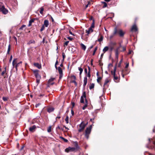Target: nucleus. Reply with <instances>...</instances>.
Masks as SVG:
<instances>
[{
	"mask_svg": "<svg viewBox=\"0 0 155 155\" xmlns=\"http://www.w3.org/2000/svg\"><path fill=\"white\" fill-rule=\"evenodd\" d=\"M92 128V125L86 128L85 131V136L87 139H88Z\"/></svg>",
	"mask_w": 155,
	"mask_h": 155,
	"instance_id": "1",
	"label": "nucleus"
},
{
	"mask_svg": "<svg viewBox=\"0 0 155 155\" xmlns=\"http://www.w3.org/2000/svg\"><path fill=\"white\" fill-rule=\"evenodd\" d=\"M87 124V122L85 124L84 121H82L79 125L80 128L78 129V131L80 132L82 131Z\"/></svg>",
	"mask_w": 155,
	"mask_h": 155,
	"instance_id": "2",
	"label": "nucleus"
},
{
	"mask_svg": "<svg viewBox=\"0 0 155 155\" xmlns=\"http://www.w3.org/2000/svg\"><path fill=\"white\" fill-rule=\"evenodd\" d=\"M17 59L15 58L14 59L13 61H12V65L14 67L15 64H16L15 66V68H16V70H17V67L19 66L20 64H21L22 63V62L20 61V62L17 63Z\"/></svg>",
	"mask_w": 155,
	"mask_h": 155,
	"instance_id": "3",
	"label": "nucleus"
},
{
	"mask_svg": "<svg viewBox=\"0 0 155 155\" xmlns=\"http://www.w3.org/2000/svg\"><path fill=\"white\" fill-rule=\"evenodd\" d=\"M116 66H115L114 68V71H111V74L113 75L114 78V80L115 81H117L118 79V77L116 75Z\"/></svg>",
	"mask_w": 155,
	"mask_h": 155,
	"instance_id": "4",
	"label": "nucleus"
},
{
	"mask_svg": "<svg viewBox=\"0 0 155 155\" xmlns=\"http://www.w3.org/2000/svg\"><path fill=\"white\" fill-rule=\"evenodd\" d=\"M33 72L36 78L41 79V76L38 74L39 70H34L33 71Z\"/></svg>",
	"mask_w": 155,
	"mask_h": 155,
	"instance_id": "5",
	"label": "nucleus"
},
{
	"mask_svg": "<svg viewBox=\"0 0 155 155\" xmlns=\"http://www.w3.org/2000/svg\"><path fill=\"white\" fill-rule=\"evenodd\" d=\"M86 92L84 91L83 92L82 96L81 97L80 101L81 103H84V98H85L86 102H87V100L86 99Z\"/></svg>",
	"mask_w": 155,
	"mask_h": 155,
	"instance_id": "6",
	"label": "nucleus"
},
{
	"mask_svg": "<svg viewBox=\"0 0 155 155\" xmlns=\"http://www.w3.org/2000/svg\"><path fill=\"white\" fill-rule=\"evenodd\" d=\"M137 30V28L136 25H134L131 29L132 31L136 32Z\"/></svg>",
	"mask_w": 155,
	"mask_h": 155,
	"instance_id": "7",
	"label": "nucleus"
},
{
	"mask_svg": "<svg viewBox=\"0 0 155 155\" xmlns=\"http://www.w3.org/2000/svg\"><path fill=\"white\" fill-rule=\"evenodd\" d=\"M93 29L89 28H88V30H86L85 32L86 33H87V35H88L89 34L92 32H93Z\"/></svg>",
	"mask_w": 155,
	"mask_h": 155,
	"instance_id": "8",
	"label": "nucleus"
},
{
	"mask_svg": "<svg viewBox=\"0 0 155 155\" xmlns=\"http://www.w3.org/2000/svg\"><path fill=\"white\" fill-rule=\"evenodd\" d=\"M36 128V126L35 125H33L29 128V130L31 132H33Z\"/></svg>",
	"mask_w": 155,
	"mask_h": 155,
	"instance_id": "9",
	"label": "nucleus"
},
{
	"mask_svg": "<svg viewBox=\"0 0 155 155\" xmlns=\"http://www.w3.org/2000/svg\"><path fill=\"white\" fill-rule=\"evenodd\" d=\"M54 79L55 78H51L48 81V83L49 84L51 85H53L54 84V83L51 82L53 81Z\"/></svg>",
	"mask_w": 155,
	"mask_h": 155,
	"instance_id": "10",
	"label": "nucleus"
},
{
	"mask_svg": "<svg viewBox=\"0 0 155 155\" xmlns=\"http://www.w3.org/2000/svg\"><path fill=\"white\" fill-rule=\"evenodd\" d=\"M46 27H47L49 25V22L47 20H45L44 21V23L43 25Z\"/></svg>",
	"mask_w": 155,
	"mask_h": 155,
	"instance_id": "11",
	"label": "nucleus"
},
{
	"mask_svg": "<svg viewBox=\"0 0 155 155\" xmlns=\"http://www.w3.org/2000/svg\"><path fill=\"white\" fill-rule=\"evenodd\" d=\"M87 78L86 77H85L84 78V79L83 86L84 87H85L86 85L87 84Z\"/></svg>",
	"mask_w": 155,
	"mask_h": 155,
	"instance_id": "12",
	"label": "nucleus"
},
{
	"mask_svg": "<svg viewBox=\"0 0 155 155\" xmlns=\"http://www.w3.org/2000/svg\"><path fill=\"white\" fill-rule=\"evenodd\" d=\"M34 65L38 69H40L41 67V64L38 63H35L34 64Z\"/></svg>",
	"mask_w": 155,
	"mask_h": 155,
	"instance_id": "13",
	"label": "nucleus"
},
{
	"mask_svg": "<svg viewBox=\"0 0 155 155\" xmlns=\"http://www.w3.org/2000/svg\"><path fill=\"white\" fill-rule=\"evenodd\" d=\"M2 9L1 12H2L3 14H5L8 13V11L5 8V7Z\"/></svg>",
	"mask_w": 155,
	"mask_h": 155,
	"instance_id": "14",
	"label": "nucleus"
},
{
	"mask_svg": "<svg viewBox=\"0 0 155 155\" xmlns=\"http://www.w3.org/2000/svg\"><path fill=\"white\" fill-rule=\"evenodd\" d=\"M109 49V47L108 46L105 47L103 50V51L104 53H105Z\"/></svg>",
	"mask_w": 155,
	"mask_h": 155,
	"instance_id": "15",
	"label": "nucleus"
},
{
	"mask_svg": "<svg viewBox=\"0 0 155 155\" xmlns=\"http://www.w3.org/2000/svg\"><path fill=\"white\" fill-rule=\"evenodd\" d=\"M118 32L119 34L120 35V36L122 37L124 36V33L123 32V31L122 30H119L118 31Z\"/></svg>",
	"mask_w": 155,
	"mask_h": 155,
	"instance_id": "16",
	"label": "nucleus"
},
{
	"mask_svg": "<svg viewBox=\"0 0 155 155\" xmlns=\"http://www.w3.org/2000/svg\"><path fill=\"white\" fill-rule=\"evenodd\" d=\"M80 45L81 46L82 49H83L84 51H85L86 48V46L82 43H81L80 44Z\"/></svg>",
	"mask_w": 155,
	"mask_h": 155,
	"instance_id": "17",
	"label": "nucleus"
},
{
	"mask_svg": "<svg viewBox=\"0 0 155 155\" xmlns=\"http://www.w3.org/2000/svg\"><path fill=\"white\" fill-rule=\"evenodd\" d=\"M54 108L53 107H50L48 109L47 111L49 112L50 113L54 111Z\"/></svg>",
	"mask_w": 155,
	"mask_h": 155,
	"instance_id": "18",
	"label": "nucleus"
},
{
	"mask_svg": "<svg viewBox=\"0 0 155 155\" xmlns=\"http://www.w3.org/2000/svg\"><path fill=\"white\" fill-rule=\"evenodd\" d=\"M58 69L59 74H61L63 73L62 69L60 67H58Z\"/></svg>",
	"mask_w": 155,
	"mask_h": 155,
	"instance_id": "19",
	"label": "nucleus"
},
{
	"mask_svg": "<svg viewBox=\"0 0 155 155\" xmlns=\"http://www.w3.org/2000/svg\"><path fill=\"white\" fill-rule=\"evenodd\" d=\"M78 68L79 70L80 71V75H81L83 71V69L81 67H78Z\"/></svg>",
	"mask_w": 155,
	"mask_h": 155,
	"instance_id": "20",
	"label": "nucleus"
},
{
	"mask_svg": "<svg viewBox=\"0 0 155 155\" xmlns=\"http://www.w3.org/2000/svg\"><path fill=\"white\" fill-rule=\"evenodd\" d=\"M119 48H117L115 50V55H118L119 54Z\"/></svg>",
	"mask_w": 155,
	"mask_h": 155,
	"instance_id": "21",
	"label": "nucleus"
},
{
	"mask_svg": "<svg viewBox=\"0 0 155 155\" xmlns=\"http://www.w3.org/2000/svg\"><path fill=\"white\" fill-rule=\"evenodd\" d=\"M100 38L98 39V41L99 42H101L103 41V36L102 35H101Z\"/></svg>",
	"mask_w": 155,
	"mask_h": 155,
	"instance_id": "22",
	"label": "nucleus"
},
{
	"mask_svg": "<svg viewBox=\"0 0 155 155\" xmlns=\"http://www.w3.org/2000/svg\"><path fill=\"white\" fill-rule=\"evenodd\" d=\"M35 43V41L34 40H31L28 43V45H30L31 44L34 43V44Z\"/></svg>",
	"mask_w": 155,
	"mask_h": 155,
	"instance_id": "23",
	"label": "nucleus"
},
{
	"mask_svg": "<svg viewBox=\"0 0 155 155\" xmlns=\"http://www.w3.org/2000/svg\"><path fill=\"white\" fill-rule=\"evenodd\" d=\"M94 21H93L91 25V27H90V28L93 29V28H94Z\"/></svg>",
	"mask_w": 155,
	"mask_h": 155,
	"instance_id": "24",
	"label": "nucleus"
},
{
	"mask_svg": "<svg viewBox=\"0 0 155 155\" xmlns=\"http://www.w3.org/2000/svg\"><path fill=\"white\" fill-rule=\"evenodd\" d=\"M94 85L93 83L91 84L89 87V88L90 89H92L94 87Z\"/></svg>",
	"mask_w": 155,
	"mask_h": 155,
	"instance_id": "25",
	"label": "nucleus"
},
{
	"mask_svg": "<svg viewBox=\"0 0 155 155\" xmlns=\"http://www.w3.org/2000/svg\"><path fill=\"white\" fill-rule=\"evenodd\" d=\"M65 120L67 124H68V123L69 117L68 116L66 117L65 119Z\"/></svg>",
	"mask_w": 155,
	"mask_h": 155,
	"instance_id": "26",
	"label": "nucleus"
},
{
	"mask_svg": "<svg viewBox=\"0 0 155 155\" xmlns=\"http://www.w3.org/2000/svg\"><path fill=\"white\" fill-rule=\"evenodd\" d=\"M122 61H123V59L122 58L121 59V60H120V62L118 64V67H120Z\"/></svg>",
	"mask_w": 155,
	"mask_h": 155,
	"instance_id": "27",
	"label": "nucleus"
},
{
	"mask_svg": "<svg viewBox=\"0 0 155 155\" xmlns=\"http://www.w3.org/2000/svg\"><path fill=\"white\" fill-rule=\"evenodd\" d=\"M70 151H73L75 150V148L74 147H69Z\"/></svg>",
	"mask_w": 155,
	"mask_h": 155,
	"instance_id": "28",
	"label": "nucleus"
},
{
	"mask_svg": "<svg viewBox=\"0 0 155 155\" xmlns=\"http://www.w3.org/2000/svg\"><path fill=\"white\" fill-rule=\"evenodd\" d=\"M4 5H2V4H0V12H1V11H2V9L3 8H4Z\"/></svg>",
	"mask_w": 155,
	"mask_h": 155,
	"instance_id": "29",
	"label": "nucleus"
},
{
	"mask_svg": "<svg viewBox=\"0 0 155 155\" xmlns=\"http://www.w3.org/2000/svg\"><path fill=\"white\" fill-rule=\"evenodd\" d=\"M103 3L104 4V5L103 7V8H105L107 6V4L106 2H103Z\"/></svg>",
	"mask_w": 155,
	"mask_h": 155,
	"instance_id": "30",
	"label": "nucleus"
},
{
	"mask_svg": "<svg viewBox=\"0 0 155 155\" xmlns=\"http://www.w3.org/2000/svg\"><path fill=\"white\" fill-rule=\"evenodd\" d=\"M87 102H86V104L84 105L83 106V107H82V109L83 110H85L86 108L87 107Z\"/></svg>",
	"mask_w": 155,
	"mask_h": 155,
	"instance_id": "31",
	"label": "nucleus"
},
{
	"mask_svg": "<svg viewBox=\"0 0 155 155\" xmlns=\"http://www.w3.org/2000/svg\"><path fill=\"white\" fill-rule=\"evenodd\" d=\"M97 47H96L94 50V51H93V55H94L95 54V52L96 51L97 49Z\"/></svg>",
	"mask_w": 155,
	"mask_h": 155,
	"instance_id": "32",
	"label": "nucleus"
},
{
	"mask_svg": "<svg viewBox=\"0 0 155 155\" xmlns=\"http://www.w3.org/2000/svg\"><path fill=\"white\" fill-rule=\"evenodd\" d=\"M45 26H44L43 25L41 27V29H40V31H43L45 29Z\"/></svg>",
	"mask_w": 155,
	"mask_h": 155,
	"instance_id": "33",
	"label": "nucleus"
},
{
	"mask_svg": "<svg viewBox=\"0 0 155 155\" xmlns=\"http://www.w3.org/2000/svg\"><path fill=\"white\" fill-rule=\"evenodd\" d=\"M109 82V81L108 79H106L105 80V82L104 84V86H105Z\"/></svg>",
	"mask_w": 155,
	"mask_h": 155,
	"instance_id": "34",
	"label": "nucleus"
},
{
	"mask_svg": "<svg viewBox=\"0 0 155 155\" xmlns=\"http://www.w3.org/2000/svg\"><path fill=\"white\" fill-rule=\"evenodd\" d=\"M101 78L100 77H98L97 79V81L98 83H99L100 81L101 80Z\"/></svg>",
	"mask_w": 155,
	"mask_h": 155,
	"instance_id": "35",
	"label": "nucleus"
},
{
	"mask_svg": "<svg viewBox=\"0 0 155 155\" xmlns=\"http://www.w3.org/2000/svg\"><path fill=\"white\" fill-rule=\"evenodd\" d=\"M43 11H44V8L42 7H41V8L40 11V13L41 14H42L43 13Z\"/></svg>",
	"mask_w": 155,
	"mask_h": 155,
	"instance_id": "36",
	"label": "nucleus"
},
{
	"mask_svg": "<svg viewBox=\"0 0 155 155\" xmlns=\"http://www.w3.org/2000/svg\"><path fill=\"white\" fill-rule=\"evenodd\" d=\"M69 149V147L68 148H66L65 150V152H69L70 151V150Z\"/></svg>",
	"mask_w": 155,
	"mask_h": 155,
	"instance_id": "37",
	"label": "nucleus"
},
{
	"mask_svg": "<svg viewBox=\"0 0 155 155\" xmlns=\"http://www.w3.org/2000/svg\"><path fill=\"white\" fill-rule=\"evenodd\" d=\"M115 58L117 62L118 60V55H115Z\"/></svg>",
	"mask_w": 155,
	"mask_h": 155,
	"instance_id": "38",
	"label": "nucleus"
},
{
	"mask_svg": "<svg viewBox=\"0 0 155 155\" xmlns=\"http://www.w3.org/2000/svg\"><path fill=\"white\" fill-rule=\"evenodd\" d=\"M62 57H63V61H64V58L65 57V54L64 52H63L62 53Z\"/></svg>",
	"mask_w": 155,
	"mask_h": 155,
	"instance_id": "39",
	"label": "nucleus"
},
{
	"mask_svg": "<svg viewBox=\"0 0 155 155\" xmlns=\"http://www.w3.org/2000/svg\"><path fill=\"white\" fill-rule=\"evenodd\" d=\"M3 100L4 101H7L8 99V98L6 97H3L2 98Z\"/></svg>",
	"mask_w": 155,
	"mask_h": 155,
	"instance_id": "40",
	"label": "nucleus"
},
{
	"mask_svg": "<svg viewBox=\"0 0 155 155\" xmlns=\"http://www.w3.org/2000/svg\"><path fill=\"white\" fill-rule=\"evenodd\" d=\"M10 45H8V48L7 53H8V54L9 53V51H10Z\"/></svg>",
	"mask_w": 155,
	"mask_h": 155,
	"instance_id": "41",
	"label": "nucleus"
},
{
	"mask_svg": "<svg viewBox=\"0 0 155 155\" xmlns=\"http://www.w3.org/2000/svg\"><path fill=\"white\" fill-rule=\"evenodd\" d=\"M69 42V41H66L64 44V46H65V45L67 46L68 45Z\"/></svg>",
	"mask_w": 155,
	"mask_h": 155,
	"instance_id": "42",
	"label": "nucleus"
},
{
	"mask_svg": "<svg viewBox=\"0 0 155 155\" xmlns=\"http://www.w3.org/2000/svg\"><path fill=\"white\" fill-rule=\"evenodd\" d=\"M51 131V127H49L48 129V132H50Z\"/></svg>",
	"mask_w": 155,
	"mask_h": 155,
	"instance_id": "43",
	"label": "nucleus"
},
{
	"mask_svg": "<svg viewBox=\"0 0 155 155\" xmlns=\"http://www.w3.org/2000/svg\"><path fill=\"white\" fill-rule=\"evenodd\" d=\"M40 79H39L38 78H36V82L38 84L39 83L40 80Z\"/></svg>",
	"mask_w": 155,
	"mask_h": 155,
	"instance_id": "44",
	"label": "nucleus"
},
{
	"mask_svg": "<svg viewBox=\"0 0 155 155\" xmlns=\"http://www.w3.org/2000/svg\"><path fill=\"white\" fill-rule=\"evenodd\" d=\"M58 61L57 60V61H56V62L55 65V68L56 69H57V65L58 64Z\"/></svg>",
	"mask_w": 155,
	"mask_h": 155,
	"instance_id": "45",
	"label": "nucleus"
},
{
	"mask_svg": "<svg viewBox=\"0 0 155 155\" xmlns=\"http://www.w3.org/2000/svg\"><path fill=\"white\" fill-rule=\"evenodd\" d=\"M34 19H31L29 21V22L31 23V24H32V23L34 22Z\"/></svg>",
	"mask_w": 155,
	"mask_h": 155,
	"instance_id": "46",
	"label": "nucleus"
},
{
	"mask_svg": "<svg viewBox=\"0 0 155 155\" xmlns=\"http://www.w3.org/2000/svg\"><path fill=\"white\" fill-rule=\"evenodd\" d=\"M71 78H72V79H74V80H75L76 78L75 76L74 75L72 76Z\"/></svg>",
	"mask_w": 155,
	"mask_h": 155,
	"instance_id": "47",
	"label": "nucleus"
},
{
	"mask_svg": "<svg viewBox=\"0 0 155 155\" xmlns=\"http://www.w3.org/2000/svg\"><path fill=\"white\" fill-rule=\"evenodd\" d=\"M113 48H114L113 47H110V48H109V50L110 51H112L113 49Z\"/></svg>",
	"mask_w": 155,
	"mask_h": 155,
	"instance_id": "48",
	"label": "nucleus"
},
{
	"mask_svg": "<svg viewBox=\"0 0 155 155\" xmlns=\"http://www.w3.org/2000/svg\"><path fill=\"white\" fill-rule=\"evenodd\" d=\"M60 74V77H59V78L61 79L62 76H63V73H62L61 74Z\"/></svg>",
	"mask_w": 155,
	"mask_h": 155,
	"instance_id": "49",
	"label": "nucleus"
},
{
	"mask_svg": "<svg viewBox=\"0 0 155 155\" xmlns=\"http://www.w3.org/2000/svg\"><path fill=\"white\" fill-rule=\"evenodd\" d=\"M87 76L89 78H90L91 77V75L90 74V72H88L87 74Z\"/></svg>",
	"mask_w": 155,
	"mask_h": 155,
	"instance_id": "50",
	"label": "nucleus"
},
{
	"mask_svg": "<svg viewBox=\"0 0 155 155\" xmlns=\"http://www.w3.org/2000/svg\"><path fill=\"white\" fill-rule=\"evenodd\" d=\"M72 82L74 83L76 85H77V84L76 82L75 81V80L73 81H72Z\"/></svg>",
	"mask_w": 155,
	"mask_h": 155,
	"instance_id": "51",
	"label": "nucleus"
},
{
	"mask_svg": "<svg viewBox=\"0 0 155 155\" xmlns=\"http://www.w3.org/2000/svg\"><path fill=\"white\" fill-rule=\"evenodd\" d=\"M117 32V28H115L114 31V34H116Z\"/></svg>",
	"mask_w": 155,
	"mask_h": 155,
	"instance_id": "52",
	"label": "nucleus"
},
{
	"mask_svg": "<svg viewBox=\"0 0 155 155\" xmlns=\"http://www.w3.org/2000/svg\"><path fill=\"white\" fill-rule=\"evenodd\" d=\"M67 38L69 40L71 41L73 39L72 38L70 37H68Z\"/></svg>",
	"mask_w": 155,
	"mask_h": 155,
	"instance_id": "53",
	"label": "nucleus"
},
{
	"mask_svg": "<svg viewBox=\"0 0 155 155\" xmlns=\"http://www.w3.org/2000/svg\"><path fill=\"white\" fill-rule=\"evenodd\" d=\"M90 4V2H88V4L87 5H86V6H85V7H86V8H87L88 7V5L89 4Z\"/></svg>",
	"mask_w": 155,
	"mask_h": 155,
	"instance_id": "54",
	"label": "nucleus"
},
{
	"mask_svg": "<svg viewBox=\"0 0 155 155\" xmlns=\"http://www.w3.org/2000/svg\"><path fill=\"white\" fill-rule=\"evenodd\" d=\"M24 147H25V146H24V145L22 146L21 147V148L20 149V150H21L22 149H23V148H24Z\"/></svg>",
	"mask_w": 155,
	"mask_h": 155,
	"instance_id": "55",
	"label": "nucleus"
},
{
	"mask_svg": "<svg viewBox=\"0 0 155 155\" xmlns=\"http://www.w3.org/2000/svg\"><path fill=\"white\" fill-rule=\"evenodd\" d=\"M5 71H3L2 73V75H3L4 74H5Z\"/></svg>",
	"mask_w": 155,
	"mask_h": 155,
	"instance_id": "56",
	"label": "nucleus"
},
{
	"mask_svg": "<svg viewBox=\"0 0 155 155\" xmlns=\"http://www.w3.org/2000/svg\"><path fill=\"white\" fill-rule=\"evenodd\" d=\"M71 114H72V115H74V112L73 111L72 109L71 110Z\"/></svg>",
	"mask_w": 155,
	"mask_h": 155,
	"instance_id": "57",
	"label": "nucleus"
},
{
	"mask_svg": "<svg viewBox=\"0 0 155 155\" xmlns=\"http://www.w3.org/2000/svg\"><path fill=\"white\" fill-rule=\"evenodd\" d=\"M12 55H11L10 57V60H9V61L10 62L11 61H12Z\"/></svg>",
	"mask_w": 155,
	"mask_h": 155,
	"instance_id": "58",
	"label": "nucleus"
},
{
	"mask_svg": "<svg viewBox=\"0 0 155 155\" xmlns=\"http://www.w3.org/2000/svg\"><path fill=\"white\" fill-rule=\"evenodd\" d=\"M84 72L86 73H87V68H85L84 69Z\"/></svg>",
	"mask_w": 155,
	"mask_h": 155,
	"instance_id": "59",
	"label": "nucleus"
},
{
	"mask_svg": "<svg viewBox=\"0 0 155 155\" xmlns=\"http://www.w3.org/2000/svg\"><path fill=\"white\" fill-rule=\"evenodd\" d=\"M71 104H72V108H73V107H74L75 104L74 102H72Z\"/></svg>",
	"mask_w": 155,
	"mask_h": 155,
	"instance_id": "60",
	"label": "nucleus"
},
{
	"mask_svg": "<svg viewBox=\"0 0 155 155\" xmlns=\"http://www.w3.org/2000/svg\"><path fill=\"white\" fill-rule=\"evenodd\" d=\"M39 105L40 104L39 103L35 105V107H38L39 106Z\"/></svg>",
	"mask_w": 155,
	"mask_h": 155,
	"instance_id": "61",
	"label": "nucleus"
},
{
	"mask_svg": "<svg viewBox=\"0 0 155 155\" xmlns=\"http://www.w3.org/2000/svg\"><path fill=\"white\" fill-rule=\"evenodd\" d=\"M108 67H110V66H113V64H108Z\"/></svg>",
	"mask_w": 155,
	"mask_h": 155,
	"instance_id": "62",
	"label": "nucleus"
},
{
	"mask_svg": "<svg viewBox=\"0 0 155 155\" xmlns=\"http://www.w3.org/2000/svg\"><path fill=\"white\" fill-rule=\"evenodd\" d=\"M64 142H67L68 141V140L65 139H64Z\"/></svg>",
	"mask_w": 155,
	"mask_h": 155,
	"instance_id": "63",
	"label": "nucleus"
},
{
	"mask_svg": "<svg viewBox=\"0 0 155 155\" xmlns=\"http://www.w3.org/2000/svg\"><path fill=\"white\" fill-rule=\"evenodd\" d=\"M60 118H61V117L60 116H58L57 117H56V119H59Z\"/></svg>",
	"mask_w": 155,
	"mask_h": 155,
	"instance_id": "64",
	"label": "nucleus"
}]
</instances>
